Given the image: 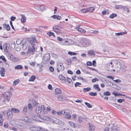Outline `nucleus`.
<instances>
[{"label": "nucleus", "mask_w": 131, "mask_h": 131, "mask_svg": "<svg viewBox=\"0 0 131 131\" xmlns=\"http://www.w3.org/2000/svg\"><path fill=\"white\" fill-rule=\"evenodd\" d=\"M72 59L74 61H78V60L77 58V57L75 56L72 57Z\"/></svg>", "instance_id": "63"}, {"label": "nucleus", "mask_w": 131, "mask_h": 131, "mask_svg": "<svg viewBox=\"0 0 131 131\" xmlns=\"http://www.w3.org/2000/svg\"><path fill=\"white\" fill-rule=\"evenodd\" d=\"M0 58L2 59L3 61L5 62H6V59L3 56H2L0 57Z\"/></svg>", "instance_id": "49"}, {"label": "nucleus", "mask_w": 131, "mask_h": 131, "mask_svg": "<svg viewBox=\"0 0 131 131\" xmlns=\"http://www.w3.org/2000/svg\"><path fill=\"white\" fill-rule=\"evenodd\" d=\"M47 34L50 37L51 36H53V37H55V36L54 35V34L51 31L49 32H48L47 33Z\"/></svg>", "instance_id": "36"}, {"label": "nucleus", "mask_w": 131, "mask_h": 131, "mask_svg": "<svg viewBox=\"0 0 131 131\" xmlns=\"http://www.w3.org/2000/svg\"><path fill=\"white\" fill-rule=\"evenodd\" d=\"M57 67L60 69L61 71H63L64 69V67L62 63L58 64L57 65Z\"/></svg>", "instance_id": "14"}, {"label": "nucleus", "mask_w": 131, "mask_h": 131, "mask_svg": "<svg viewBox=\"0 0 131 131\" xmlns=\"http://www.w3.org/2000/svg\"><path fill=\"white\" fill-rule=\"evenodd\" d=\"M5 69L4 68H2L0 71V73L1 76L4 77L5 74Z\"/></svg>", "instance_id": "15"}, {"label": "nucleus", "mask_w": 131, "mask_h": 131, "mask_svg": "<svg viewBox=\"0 0 131 131\" xmlns=\"http://www.w3.org/2000/svg\"><path fill=\"white\" fill-rule=\"evenodd\" d=\"M7 117L8 118H11L13 116L12 113L10 110H8L7 111Z\"/></svg>", "instance_id": "10"}, {"label": "nucleus", "mask_w": 131, "mask_h": 131, "mask_svg": "<svg viewBox=\"0 0 131 131\" xmlns=\"http://www.w3.org/2000/svg\"><path fill=\"white\" fill-rule=\"evenodd\" d=\"M103 95L105 96H109L111 95L110 92L109 91H107L106 92H104L103 93Z\"/></svg>", "instance_id": "28"}, {"label": "nucleus", "mask_w": 131, "mask_h": 131, "mask_svg": "<svg viewBox=\"0 0 131 131\" xmlns=\"http://www.w3.org/2000/svg\"><path fill=\"white\" fill-rule=\"evenodd\" d=\"M42 110L43 111L42 113L43 114H46L47 113V110H46V108L44 106V108H43Z\"/></svg>", "instance_id": "48"}, {"label": "nucleus", "mask_w": 131, "mask_h": 131, "mask_svg": "<svg viewBox=\"0 0 131 131\" xmlns=\"http://www.w3.org/2000/svg\"><path fill=\"white\" fill-rule=\"evenodd\" d=\"M89 95H90L93 96H95L97 95L96 92L93 93V92H90L89 93Z\"/></svg>", "instance_id": "42"}, {"label": "nucleus", "mask_w": 131, "mask_h": 131, "mask_svg": "<svg viewBox=\"0 0 131 131\" xmlns=\"http://www.w3.org/2000/svg\"><path fill=\"white\" fill-rule=\"evenodd\" d=\"M117 16V15L115 13H112L111 14L110 16L109 17L110 18H113L114 17H116Z\"/></svg>", "instance_id": "38"}, {"label": "nucleus", "mask_w": 131, "mask_h": 131, "mask_svg": "<svg viewBox=\"0 0 131 131\" xmlns=\"http://www.w3.org/2000/svg\"><path fill=\"white\" fill-rule=\"evenodd\" d=\"M15 122L14 121H11L9 122V123L12 126H15Z\"/></svg>", "instance_id": "46"}, {"label": "nucleus", "mask_w": 131, "mask_h": 131, "mask_svg": "<svg viewBox=\"0 0 131 131\" xmlns=\"http://www.w3.org/2000/svg\"><path fill=\"white\" fill-rule=\"evenodd\" d=\"M98 79H97L96 78H94L92 80V82L94 83L96 81H98Z\"/></svg>", "instance_id": "58"}, {"label": "nucleus", "mask_w": 131, "mask_h": 131, "mask_svg": "<svg viewBox=\"0 0 131 131\" xmlns=\"http://www.w3.org/2000/svg\"><path fill=\"white\" fill-rule=\"evenodd\" d=\"M25 121L26 122H32V120L31 119L29 118H28L27 117H26L25 118H24Z\"/></svg>", "instance_id": "37"}, {"label": "nucleus", "mask_w": 131, "mask_h": 131, "mask_svg": "<svg viewBox=\"0 0 131 131\" xmlns=\"http://www.w3.org/2000/svg\"><path fill=\"white\" fill-rule=\"evenodd\" d=\"M8 53V58L9 59L11 60H12L13 58H14V57L10 53Z\"/></svg>", "instance_id": "39"}, {"label": "nucleus", "mask_w": 131, "mask_h": 131, "mask_svg": "<svg viewBox=\"0 0 131 131\" xmlns=\"http://www.w3.org/2000/svg\"><path fill=\"white\" fill-rule=\"evenodd\" d=\"M76 29L78 31L83 33H86V31L82 28H80V26H77L76 28Z\"/></svg>", "instance_id": "12"}, {"label": "nucleus", "mask_w": 131, "mask_h": 131, "mask_svg": "<svg viewBox=\"0 0 131 131\" xmlns=\"http://www.w3.org/2000/svg\"><path fill=\"white\" fill-rule=\"evenodd\" d=\"M7 43L5 44L3 48L4 50H5V51L7 53H8V51L7 49Z\"/></svg>", "instance_id": "31"}, {"label": "nucleus", "mask_w": 131, "mask_h": 131, "mask_svg": "<svg viewBox=\"0 0 131 131\" xmlns=\"http://www.w3.org/2000/svg\"><path fill=\"white\" fill-rule=\"evenodd\" d=\"M56 19L58 20H60L61 19V17L59 15H56Z\"/></svg>", "instance_id": "62"}, {"label": "nucleus", "mask_w": 131, "mask_h": 131, "mask_svg": "<svg viewBox=\"0 0 131 131\" xmlns=\"http://www.w3.org/2000/svg\"><path fill=\"white\" fill-rule=\"evenodd\" d=\"M111 131H119V128H116L114 126H113L111 128Z\"/></svg>", "instance_id": "22"}, {"label": "nucleus", "mask_w": 131, "mask_h": 131, "mask_svg": "<svg viewBox=\"0 0 131 131\" xmlns=\"http://www.w3.org/2000/svg\"><path fill=\"white\" fill-rule=\"evenodd\" d=\"M93 88L98 91H100L101 90L100 88L99 87V85L97 84L94 85Z\"/></svg>", "instance_id": "20"}, {"label": "nucleus", "mask_w": 131, "mask_h": 131, "mask_svg": "<svg viewBox=\"0 0 131 131\" xmlns=\"http://www.w3.org/2000/svg\"><path fill=\"white\" fill-rule=\"evenodd\" d=\"M112 93L113 95H114L115 96H117L119 95L122 96V94L119 93L117 92H114Z\"/></svg>", "instance_id": "24"}, {"label": "nucleus", "mask_w": 131, "mask_h": 131, "mask_svg": "<svg viewBox=\"0 0 131 131\" xmlns=\"http://www.w3.org/2000/svg\"><path fill=\"white\" fill-rule=\"evenodd\" d=\"M58 78L60 80H61L62 81H65L66 80L65 77L62 75H60L58 77Z\"/></svg>", "instance_id": "26"}, {"label": "nucleus", "mask_w": 131, "mask_h": 131, "mask_svg": "<svg viewBox=\"0 0 131 131\" xmlns=\"http://www.w3.org/2000/svg\"><path fill=\"white\" fill-rule=\"evenodd\" d=\"M33 119L35 121H40V119H41V118L39 116L37 115L35 116L34 117H33Z\"/></svg>", "instance_id": "19"}, {"label": "nucleus", "mask_w": 131, "mask_h": 131, "mask_svg": "<svg viewBox=\"0 0 131 131\" xmlns=\"http://www.w3.org/2000/svg\"><path fill=\"white\" fill-rule=\"evenodd\" d=\"M53 122L56 124L61 125H63L64 124V123L61 120L57 118H56L54 120Z\"/></svg>", "instance_id": "7"}, {"label": "nucleus", "mask_w": 131, "mask_h": 131, "mask_svg": "<svg viewBox=\"0 0 131 131\" xmlns=\"http://www.w3.org/2000/svg\"><path fill=\"white\" fill-rule=\"evenodd\" d=\"M22 68V66L20 65H18L15 67V69H21Z\"/></svg>", "instance_id": "27"}, {"label": "nucleus", "mask_w": 131, "mask_h": 131, "mask_svg": "<svg viewBox=\"0 0 131 131\" xmlns=\"http://www.w3.org/2000/svg\"><path fill=\"white\" fill-rule=\"evenodd\" d=\"M67 81L69 83H70L72 81L71 79L68 77L67 78Z\"/></svg>", "instance_id": "61"}, {"label": "nucleus", "mask_w": 131, "mask_h": 131, "mask_svg": "<svg viewBox=\"0 0 131 131\" xmlns=\"http://www.w3.org/2000/svg\"><path fill=\"white\" fill-rule=\"evenodd\" d=\"M68 54L71 56L75 55L77 54V53L72 52L69 51L68 52Z\"/></svg>", "instance_id": "41"}, {"label": "nucleus", "mask_w": 131, "mask_h": 131, "mask_svg": "<svg viewBox=\"0 0 131 131\" xmlns=\"http://www.w3.org/2000/svg\"><path fill=\"white\" fill-rule=\"evenodd\" d=\"M69 40L64 41L63 42V45H70L69 42Z\"/></svg>", "instance_id": "40"}, {"label": "nucleus", "mask_w": 131, "mask_h": 131, "mask_svg": "<svg viewBox=\"0 0 131 131\" xmlns=\"http://www.w3.org/2000/svg\"><path fill=\"white\" fill-rule=\"evenodd\" d=\"M35 51V47H33V46L31 47L29 46L28 47V51L26 54L27 55H28L30 53L32 55H33L35 54L34 52Z\"/></svg>", "instance_id": "3"}, {"label": "nucleus", "mask_w": 131, "mask_h": 131, "mask_svg": "<svg viewBox=\"0 0 131 131\" xmlns=\"http://www.w3.org/2000/svg\"><path fill=\"white\" fill-rule=\"evenodd\" d=\"M69 111V110H64L62 111H61L62 113V114H67V113H68L69 112H68V111Z\"/></svg>", "instance_id": "30"}, {"label": "nucleus", "mask_w": 131, "mask_h": 131, "mask_svg": "<svg viewBox=\"0 0 131 131\" xmlns=\"http://www.w3.org/2000/svg\"><path fill=\"white\" fill-rule=\"evenodd\" d=\"M27 106H25L24 108L23 111V113L25 114H26L27 112Z\"/></svg>", "instance_id": "25"}, {"label": "nucleus", "mask_w": 131, "mask_h": 131, "mask_svg": "<svg viewBox=\"0 0 131 131\" xmlns=\"http://www.w3.org/2000/svg\"><path fill=\"white\" fill-rule=\"evenodd\" d=\"M84 104L87 106L89 108H91L92 107V105L89 103H88L87 102H85Z\"/></svg>", "instance_id": "43"}, {"label": "nucleus", "mask_w": 131, "mask_h": 131, "mask_svg": "<svg viewBox=\"0 0 131 131\" xmlns=\"http://www.w3.org/2000/svg\"><path fill=\"white\" fill-rule=\"evenodd\" d=\"M68 123L70 126L72 127L76 128H80V125L78 124H75L71 122H69Z\"/></svg>", "instance_id": "6"}, {"label": "nucleus", "mask_w": 131, "mask_h": 131, "mask_svg": "<svg viewBox=\"0 0 131 131\" xmlns=\"http://www.w3.org/2000/svg\"><path fill=\"white\" fill-rule=\"evenodd\" d=\"M20 81L19 79L16 80L13 82V85L15 86L17 85L19 82Z\"/></svg>", "instance_id": "35"}, {"label": "nucleus", "mask_w": 131, "mask_h": 131, "mask_svg": "<svg viewBox=\"0 0 131 131\" xmlns=\"http://www.w3.org/2000/svg\"><path fill=\"white\" fill-rule=\"evenodd\" d=\"M11 110L12 113H18L19 112V111L16 108H12Z\"/></svg>", "instance_id": "16"}, {"label": "nucleus", "mask_w": 131, "mask_h": 131, "mask_svg": "<svg viewBox=\"0 0 131 131\" xmlns=\"http://www.w3.org/2000/svg\"><path fill=\"white\" fill-rule=\"evenodd\" d=\"M41 128L37 127H30V129L32 131H40Z\"/></svg>", "instance_id": "8"}, {"label": "nucleus", "mask_w": 131, "mask_h": 131, "mask_svg": "<svg viewBox=\"0 0 131 131\" xmlns=\"http://www.w3.org/2000/svg\"><path fill=\"white\" fill-rule=\"evenodd\" d=\"M82 71L84 73H86L87 74H89V72H88L85 70L84 69H82Z\"/></svg>", "instance_id": "54"}, {"label": "nucleus", "mask_w": 131, "mask_h": 131, "mask_svg": "<svg viewBox=\"0 0 131 131\" xmlns=\"http://www.w3.org/2000/svg\"><path fill=\"white\" fill-rule=\"evenodd\" d=\"M66 114L67 115L65 116V117L68 119H70L71 117V116L68 113Z\"/></svg>", "instance_id": "53"}, {"label": "nucleus", "mask_w": 131, "mask_h": 131, "mask_svg": "<svg viewBox=\"0 0 131 131\" xmlns=\"http://www.w3.org/2000/svg\"><path fill=\"white\" fill-rule=\"evenodd\" d=\"M91 90V88L90 87H88L86 88H84L83 89V91L84 92L89 91Z\"/></svg>", "instance_id": "29"}, {"label": "nucleus", "mask_w": 131, "mask_h": 131, "mask_svg": "<svg viewBox=\"0 0 131 131\" xmlns=\"http://www.w3.org/2000/svg\"><path fill=\"white\" fill-rule=\"evenodd\" d=\"M115 68L117 71H120L121 68V66L120 65V63L119 61H116L115 62Z\"/></svg>", "instance_id": "4"}, {"label": "nucleus", "mask_w": 131, "mask_h": 131, "mask_svg": "<svg viewBox=\"0 0 131 131\" xmlns=\"http://www.w3.org/2000/svg\"><path fill=\"white\" fill-rule=\"evenodd\" d=\"M96 62L95 60H94L92 61V65L94 67H96Z\"/></svg>", "instance_id": "64"}, {"label": "nucleus", "mask_w": 131, "mask_h": 131, "mask_svg": "<svg viewBox=\"0 0 131 131\" xmlns=\"http://www.w3.org/2000/svg\"><path fill=\"white\" fill-rule=\"evenodd\" d=\"M83 118L81 116H79L78 117V120L80 123L82 121Z\"/></svg>", "instance_id": "45"}, {"label": "nucleus", "mask_w": 131, "mask_h": 131, "mask_svg": "<svg viewBox=\"0 0 131 131\" xmlns=\"http://www.w3.org/2000/svg\"><path fill=\"white\" fill-rule=\"evenodd\" d=\"M36 79L34 75H32L29 79V81H34Z\"/></svg>", "instance_id": "32"}, {"label": "nucleus", "mask_w": 131, "mask_h": 131, "mask_svg": "<svg viewBox=\"0 0 131 131\" xmlns=\"http://www.w3.org/2000/svg\"><path fill=\"white\" fill-rule=\"evenodd\" d=\"M101 96L104 99V100H107L108 99V97L107 96H105L104 97V96L103 95H101Z\"/></svg>", "instance_id": "60"}, {"label": "nucleus", "mask_w": 131, "mask_h": 131, "mask_svg": "<svg viewBox=\"0 0 131 131\" xmlns=\"http://www.w3.org/2000/svg\"><path fill=\"white\" fill-rule=\"evenodd\" d=\"M83 40L84 41V43L86 46H88L90 45L91 43L89 40L85 38H83Z\"/></svg>", "instance_id": "11"}, {"label": "nucleus", "mask_w": 131, "mask_h": 131, "mask_svg": "<svg viewBox=\"0 0 131 131\" xmlns=\"http://www.w3.org/2000/svg\"><path fill=\"white\" fill-rule=\"evenodd\" d=\"M28 109L30 110H32L33 109V107L30 104H28Z\"/></svg>", "instance_id": "52"}, {"label": "nucleus", "mask_w": 131, "mask_h": 131, "mask_svg": "<svg viewBox=\"0 0 131 131\" xmlns=\"http://www.w3.org/2000/svg\"><path fill=\"white\" fill-rule=\"evenodd\" d=\"M55 92L58 94L60 93L61 92V90L60 88H57L55 90Z\"/></svg>", "instance_id": "33"}, {"label": "nucleus", "mask_w": 131, "mask_h": 131, "mask_svg": "<svg viewBox=\"0 0 131 131\" xmlns=\"http://www.w3.org/2000/svg\"><path fill=\"white\" fill-rule=\"evenodd\" d=\"M20 15L22 17L21 19V21L23 23H24L26 21V18L24 15L22 14H21Z\"/></svg>", "instance_id": "17"}, {"label": "nucleus", "mask_w": 131, "mask_h": 131, "mask_svg": "<svg viewBox=\"0 0 131 131\" xmlns=\"http://www.w3.org/2000/svg\"><path fill=\"white\" fill-rule=\"evenodd\" d=\"M58 26H55L53 28V29L54 31L56 32H59L60 31V29L58 28Z\"/></svg>", "instance_id": "13"}, {"label": "nucleus", "mask_w": 131, "mask_h": 131, "mask_svg": "<svg viewBox=\"0 0 131 131\" xmlns=\"http://www.w3.org/2000/svg\"><path fill=\"white\" fill-rule=\"evenodd\" d=\"M10 93L6 92L2 95L1 96L0 100L2 102H4L5 101V99L9 102L10 100Z\"/></svg>", "instance_id": "1"}, {"label": "nucleus", "mask_w": 131, "mask_h": 131, "mask_svg": "<svg viewBox=\"0 0 131 131\" xmlns=\"http://www.w3.org/2000/svg\"><path fill=\"white\" fill-rule=\"evenodd\" d=\"M81 11L83 13H85L87 12V8L82 9L81 10Z\"/></svg>", "instance_id": "50"}, {"label": "nucleus", "mask_w": 131, "mask_h": 131, "mask_svg": "<svg viewBox=\"0 0 131 131\" xmlns=\"http://www.w3.org/2000/svg\"><path fill=\"white\" fill-rule=\"evenodd\" d=\"M89 131H94L95 127L92 124L90 123H89Z\"/></svg>", "instance_id": "9"}, {"label": "nucleus", "mask_w": 131, "mask_h": 131, "mask_svg": "<svg viewBox=\"0 0 131 131\" xmlns=\"http://www.w3.org/2000/svg\"><path fill=\"white\" fill-rule=\"evenodd\" d=\"M67 61L69 63V64H71L72 63V61L71 59H67Z\"/></svg>", "instance_id": "55"}, {"label": "nucleus", "mask_w": 131, "mask_h": 131, "mask_svg": "<svg viewBox=\"0 0 131 131\" xmlns=\"http://www.w3.org/2000/svg\"><path fill=\"white\" fill-rule=\"evenodd\" d=\"M86 64L87 65L89 66H91L92 65V62L89 61L87 62Z\"/></svg>", "instance_id": "57"}, {"label": "nucleus", "mask_w": 131, "mask_h": 131, "mask_svg": "<svg viewBox=\"0 0 131 131\" xmlns=\"http://www.w3.org/2000/svg\"><path fill=\"white\" fill-rule=\"evenodd\" d=\"M106 78H110L113 80V79L114 78V77L112 76H107Z\"/></svg>", "instance_id": "59"}, {"label": "nucleus", "mask_w": 131, "mask_h": 131, "mask_svg": "<svg viewBox=\"0 0 131 131\" xmlns=\"http://www.w3.org/2000/svg\"><path fill=\"white\" fill-rule=\"evenodd\" d=\"M114 62V61H112L111 62H110L107 63V64H106V67H107V70L108 71H111L113 70L114 72L115 71V70L113 69H112V68L113 67V63Z\"/></svg>", "instance_id": "2"}, {"label": "nucleus", "mask_w": 131, "mask_h": 131, "mask_svg": "<svg viewBox=\"0 0 131 131\" xmlns=\"http://www.w3.org/2000/svg\"><path fill=\"white\" fill-rule=\"evenodd\" d=\"M125 101V100L124 99H118L117 100V101L119 103H121L123 102H124Z\"/></svg>", "instance_id": "51"}, {"label": "nucleus", "mask_w": 131, "mask_h": 131, "mask_svg": "<svg viewBox=\"0 0 131 131\" xmlns=\"http://www.w3.org/2000/svg\"><path fill=\"white\" fill-rule=\"evenodd\" d=\"M63 97L62 95L59 96L58 97V99L60 101H62L63 100Z\"/></svg>", "instance_id": "44"}, {"label": "nucleus", "mask_w": 131, "mask_h": 131, "mask_svg": "<svg viewBox=\"0 0 131 131\" xmlns=\"http://www.w3.org/2000/svg\"><path fill=\"white\" fill-rule=\"evenodd\" d=\"M43 118L44 119L48 121H50L51 119L50 117L46 116H44L43 117Z\"/></svg>", "instance_id": "47"}, {"label": "nucleus", "mask_w": 131, "mask_h": 131, "mask_svg": "<svg viewBox=\"0 0 131 131\" xmlns=\"http://www.w3.org/2000/svg\"><path fill=\"white\" fill-rule=\"evenodd\" d=\"M88 54L89 56H91L92 55L95 56V55L93 50L92 49L89 50L88 52Z\"/></svg>", "instance_id": "18"}, {"label": "nucleus", "mask_w": 131, "mask_h": 131, "mask_svg": "<svg viewBox=\"0 0 131 131\" xmlns=\"http://www.w3.org/2000/svg\"><path fill=\"white\" fill-rule=\"evenodd\" d=\"M44 105H41V107H37L35 110L36 112L38 114H40L41 113L43 108H44Z\"/></svg>", "instance_id": "5"}, {"label": "nucleus", "mask_w": 131, "mask_h": 131, "mask_svg": "<svg viewBox=\"0 0 131 131\" xmlns=\"http://www.w3.org/2000/svg\"><path fill=\"white\" fill-rule=\"evenodd\" d=\"M81 83L79 82H77L74 84L75 86V87H77L78 85H81Z\"/></svg>", "instance_id": "56"}, {"label": "nucleus", "mask_w": 131, "mask_h": 131, "mask_svg": "<svg viewBox=\"0 0 131 131\" xmlns=\"http://www.w3.org/2000/svg\"><path fill=\"white\" fill-rule=\"evenodd\" d=\"M113 106H115L116 107L119 109L120 110L122 109V106L120 105H118L117 104L115 103L113 104Z\"/></svg>", "instance_id": "34"}, {"label": "nucleus", "mask_w": 131, "mask_h": 131, "mask_svg": "<svg viewBox=\"0 0 131 131\" xmlns=\"http://www.w3.org/2000/svg\"><path fill=\"white\" fill-rule=\"evenodd\" d=\"M87 12H91L93 11L94 10V8L92 7L87 8Z\"/></svg>", "instance_id": "23"}, {"label": "nucleus", "mask_w": 131, "mask_h": 131, "mask_svg": "<svg viewBox=\"0 0 131 131\" xmlns=\"http://www.w3.org/2000/svg\"><path fill=\"white\" fill-rule=\"evenodd\" d=\"M4 27L8 30H10V28L8 24H4L3 25Z\"/></svg>", "instance_id": "21"}]
</instances>
